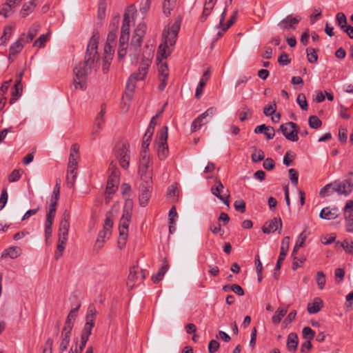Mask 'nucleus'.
Masks as SVG:
<instances>
[{
  "label": "nucleus",
  "instance_id": "f257e3e1",
  "mask_svg": "<svg viewBox=\"0 0 353 353\" xmlns=\"http://www.w3.org/2000/svg\"><path fill=\"white\" fill-rule=\"evenodd\" d=\"M98 38L96 34L90 38L83 62L79 63L74 70L73 84L75 89L85 90L87 88V77L99 68V54L97 52Z\"/></svg>",
  "mask_w": 353,
  "mask_h": 353
},
{
  "label": "nucleus",
  "instance_id": "f03ea898",
  "mask_svg": "<svg viewBox=\"0 0 353 353\" xmlns=\"http://www.w3.org/2000/svg\"><path fill=\"white\" fill-rule=\"evenodd\" d=\"M151 62V58L143 57L138 71L131 74L128 78L126 83L125 95L127 97H128L129 99H131L132 97L133 92L136 88L137 81H142L146 77Z\"/></svg>",
  "mask_w": 353,
  "mask_h": 353
},
{
  "label": "nucleus",
  "instance_id": "7ed1b4c3",
  "mask_svg": "<svg viewBox=\"0 0 353 353\" xmlns=\"http://www.w3.org/2000/svg\"><path fill=\"white\" fill-rule=\"evenodd\" d=\"M131 218L132 206L130 204L128 205V203H126L123 208L119 226V237L118 239V246L120 249H122L125 245L128 235L129 223L130 222Z\"/></svg>",
  "mask_w": 353,
  "mask_h": 353
},
{
  "label": "nucleus",
  "instance_id": "20e7f679",
  "mask_svg": "<svg viewBox=\"0 0 353 353\" xmlns=\"http://www.w3.org/2000/svg\"><path fill=\"white\" fill-rule=\"evenodd\" d=\"M98 312L93 304L88 306L85 316V324L81 335V348H84L92 333V330L95 324L96 316Z\"/></svg>",
  "mask_w": 353,
  "mask_h": 353
},
{
  "label": "nucleus",
  "instance_id": "39448f33",
  "mask_svg": "<svg viewBox=\"0 0 353 353\" xmlns=\"http://www.w3.org/2000/svg\"><path fill=\"white\" fill-rule=\"evenodd\" d=\"M139 174L141 181H152V162L147 151L140 153Z\"/></svg>",
  "mask_w": 353,
  "mask_h": 353
},
{
  "label": "nucleus",
  "instance_id": "423d86ee",
  "mask_svg": "<svg viewBox=\"0 0 353 353\" xmlns=\"http://www.w3.org/2000/svg\"><path fill=\"white\" fill-rule=\"evenodd\" d=\"M114 152L119 165L123 169L128 168L130 161V145L128 142L121 141L116 144Z\"/></svg>",
  "mask_w": 353,
  "mask_h": 353
},
{
  "label": "nucleus",
  "instance_id": "0eeeda50",
  "mask_svg": "<svg viewBox=\"0 0 353 353\" xmlns=\"http://www.w3.org/2000/svg\"><path fill=\"white\" fill-rule=\"evenodd\" d=\"M163 36L164 37V42L159 46L157 52L158 60L167 58L166 48L168 46L173 47L174 46L178 34L170 32L169 30H164Z\"/></svg>",
  "mask_w": 353,
  "mask_h": 353
},
{
  "label": "nucleus",
  "instance_id": "6e6552de",
  "mask_svg": "<svg viewBox=\"0 0 353 353\" xmlns=\"http://www.w3.org/2000/svg\"><path fill=\"white\" fill-rule=\"evenodd\" d=\"M307 228H305L297 237L296 243L294 246L292 252V257L293 259V263L292 268L293 270H297V268L299 267V265L297 263L296 260H299L301 264L303 263L305 261V258L304 256L299 258L296 256L297 252L303 246L304 243L307 237Z\"/></svg>",
  "mask_w": 353,
  "mask_h": 353
},
{
  "label": "nucleus",
  "instance_id": "1a4fd4ad",
  "mask_svg": "<svg viewBox=\"0 0 353 353\" xmlns=\"http://www.w3.org/2000/svg\"><path fill=\"white\" fill-rule=\"evenodd\" d=\"M57 204V203H56L50 202L48 210L46 215V221L44 223V233L46 244L48 243V240L50 239L52 236V224L54 222V219L56 215Z\"/></svg>",
  "mask_w": 353,
  "mask_h": 353
},
{
  "label": "nucleus",
  "instance_id": "9d476101",
  "mask_svg": "<svg viewBox=\"0 0 353 353\" xmlns=\"http://www.w3.org/2000/svg\"><path fill=\"white\" fill-rule=\"evenodd\" d=\"M279 130L286 139L293 142L299 140L298 133L299 131L296 123L291 121L285 123L281 125Z\"/></svg>",
  "mask_w": 353,
  "mask_h": 353
},
{
  "label": "nucleus",
  "instance_id": "9b49d317",
  "mask_svg": "<svg viewBox=\"0 0 353 353\" xmlns=\"http://www.w3.org/2000/svg\"><path fill=\"white\" fill-rule=\"evenodd\" d=\"M216 109L213 107L208 108L203 113L196 117L192 123L191 132H194L199 130L203 125L209 122L215 112Z\"/></svg>",
  "mask_w": 353,
  "mask_h": 353
},
{
  "label": "nucleus",
  "instance_id": "f8f14e48",
  "mask_svg": "<svg viewBox=\"0 0 353 353\" xmlns=\"http://www.w3.org/2000/svg\"><path fill=\"white\" fill-rule=\"evenodd\" d=\"M158 142V157L161 160H163L168 156L169 150L167 143L168 140V127L165 126L164 130H161L159 134Z\"/></svg>",
  "mask_w": 353,
  "mask_h": 353
},
{
  "label": "nucleus",
  "instance_id": "ddd939ff",
  "mask_svg": "<svg viewBox=\"0 0 353 353\" xmlns=\"http://www.w3.org/2000/svg\"><path fill=\"white\" fill-rule=\"evenodd\" d=\"M152 190V181H141L139 186V203L141 206H145L151 196Z\"/></svg>",
  "mask_w": 353,
  "mask_h": 353
},
{
  "label": "nucleus",
  "instance_id": "4468645a",
  "mask_svg": "<svg viewBox=\"0 0 353 353\" xmlns=\"http://www.w3.org/2000/svg\"><path fill=\"white\" fill-rule=\"evenodd\" d=\"M333 189L338 194H343L345 196L350 195L353 190V183L351 179H345L343 181H334Z\"/></svg>",
  "mask_w": 353,
  "mask_h": 353
},
{
  "label": "nucleus",
  "instance_id": "2eb2a0df",
  "mask_svg": "<svg viewBox=\"0 0 353 353\" xmlns=\"http://www.w3.org/2000/svg\"><path fill=\"white\" fill-rule=\"evenodd\" d=\"M70 214L68 210H65L63 213L59 227L58 236L68 239V232L70 228Z\"/></svg>",
  "mask_w": 353,
  "mask_h": 353
},
{
  "label": "nucleus",
  "instance_id": "dca6fc26",
  "mask_svg": "<svg viewBox=\"0 0 353 353\" xmlns=\"http://www.w3.org/2000/svg\"><path fill=\"white\" fill-rule=\"evenodd\" d=\"M215 183L216 185L211 188V193L229 207L230 194H228L226 196L221 195V193L223 191L224 185L218 178H215Z\"/></svg>",
  "mask_w": 353,
  "mask_h": 353
},
{
  "label": "nucleus",
  "instance_id": "f3484780",
  "mask_svg": "<svg viewBox=\"0 0 353 353\" xmlns=\"http://www.w3.org/2000/svg\"><path fill=\"white\" fill-rule=\"evenodd\" d=\"M300 17H293L292 14L288 15L278 23V27L282 30H295L296 26L300 22Z\"/></svg>",
  "mask_w": 353,
  "mask_h": 353
},
{
  "label": "nucleus",
  "instance_id": "a211bd4d",
  "mask_svg": "<svg viewBox=\"0 0 353 353\" xmlns=\"http://www.w3.org/2000/svg\"><path fill=\"white\" fill-rule=\"evenodd\" d=\"M282 225L283 224L281 218L275 217L271 221H266L262 228V230L265 234H270L279 229V232L281 233Z\"/></svg>",
  "mask_w": 353,
  "mask_h": 353
},
{
  "label": "nucleus",
  "instance_id": "6ab92c4d",
  "mask_svg": "<svg viewBox=\"0 0 353 353\" xmlns=\"http://www.w3.org/2000/svg\"><path fill=\"white\" fill-rule=\"evenodd\" d=\"M290 240L289 236H285L282 239L280 254L276 264L275 270H279L281 268V263L284 261L289 249Z\"/></svg>",
  "mask_w": 353,
  "mask_h": 353
},
{
  "label": "nucleus",
  "instance_id": "aec40b11",
  "mask_svg": "<svg viewBox=\"0 0 353 353\" xmlns=\"http://www.w3.org/2000/svg\"><path fill=\"white\" fill-rule=\"evenodd\" d=\"M338 211L336 208L325 207L321 210L319 217L325 220L335 219L339 216Z\"/></svg>",
  "mask_w": 353,
  "mask_h": 353
},
{
  "label": "nucleus",
  "instance_id": "412c9836",
  "mask_svg": "<svg viewBox=\"0 0 353 353\" xmlns=\"http://www.w3.org/2000/svg\"><path fill=\"white\" fill-rule=\"evenodd\" d=\"M71 332L69 331L61 330V341L59 344V353H63L68 349V346L70 341Z\"/></svg>",
  "mask_w": 353,
  "mask_h": 353
},
{
  "label": "nucleus",
  "instance_id": "4be33fe9",
  "mask_svg": "<svg viewBox=\"0 0 353 353\" xmlns=\"http://www.w3.org/2000/svg\"><path fill=\"white\" fill-rule=\"evenodd\" d=\"M323 302L319 297L314 299L312 303L307 304V310L310 314H316L323 307Z\"/></svg>",
  "mask_w": 353,
  "mask_h": 353
},
{
  "label": "nucleus",
  "instance_id": "5701e85b",
  "mask_svg": "<svg viewBox=\"0 0 353 353\" xmlns=\"http://www.w3.org/2000/svg\"><path fill=\"white\" fill-rule=\"evenodd\" d=\"M216 0H205L204 6L202 14L201 16V21L204 22L208 17L210 14L212 10H213Z\"/></svg>",
  "mask_w": 353,
  "mask_h": 353
},
{
  "label": "nucleus",
  "instance_id": "b1692460",
  "mask_svg": "<svg viewBox=\"0 0 353 353\" xmlns=\"http://www.w3.org/2000/svg\"><path fill=\"white\" fill-rule=\"evenodd\" d=\"M210 77V70H206L203 74L202 75L200 81L196 87V93H195V97L196 99H200L202 93H203V89L204 86L205 85L207 81H208Z\"/></svg>",
  "mask_w": 353,
  "mask_h": 353
},
{
  "label": "nucleus",
  "instance_id": "393cba45",
  "mask_svg": "<svg viewBox=\"0 0 353 353\" xmlns=\"http://www.w3.org/2000/svg\"><path fill=\"white\" fill-rule=\"evenodd\" d=\"M79 154V145L77 144H73L70 148V154L69 157L68 165L70 168L77 167V158Z\"/></svg>",
  "mask_w": 353,
  "mask_h": 353
},
{
  "label": "nucleus",
  "instance_id": "a878e982",
  "mask_svg": "<svg viewBox=\"0 0 353 353\" xmlns=\"http://www.w3.org/2000/svg\"><path fill=\"white\" fill-rule=\"evenodd\" d=\"M108 171L110 172L108 179H112L114 183H119L120 171L117 167V163L114 161L110 163Z\"/></svg>",
  "mask_w": 353,
  "mask_h": 353
},
{
  "label": "nucleus",
  "instance_id": "bb28decb",
  "mask_svg": "<svg viewBox=\"0 0 353 353\" xmlns=\"http://www.w3.org/2000/svg\"><path fill=\"white\" fill-rule=\"evenodd\" d=\"M36 6V0H30V1L25 3L20 11V14L23 18L26 17L34 11Z\"/></svg>",
  "mask_w": 353,
  "mask_h": 353
},
{
  "label": "nucleus",
  "instance_id": "cd10ccee",
  "mask_svg": "<svg viewBox=\"0 0 353 353\" xmlns=\"http://www.w3.org/2000/svg\"><path fill=\"white\" fill-rule=\"evenodd\" d=\"M139 272L138 265H134L130 270V273L128 277L127 286L128 288L132 289L134 286V283L136 282L139 276H137Z\"/></svg>",
  "mask_w": 353,
  "mask_h": 353
},
{
  "label": "nucleus",
  "instance_id": "c85d7f7f",
  "mask_svg": "<svg viewBox=\"0 0 353 353\" xmlns=\"http://www.w3.org/2000/svg\"><path fill=\"white\" fill-rule=\"evenodd\" d=\"M169 266L166 259H164L163 263L161 267L159 270L158 272L152 276V280L154 283H157L161 281L165 275V274L168 270Z\"/></svg>",
  "mask_w": 353,
  "mask_h": 353
},
{
  "label": "nucleus",
  "instance_id": "c756f323",
  "mask_svg": "<svg viewBox=\"0 0 353 353\" xmlns=\"http://www.w3.org/2000/svg\"><path fill=\"white\" fill-rule=\"evenodd\" d=\"M298 336L295 333H290L288 336L287 347L290 352H294L297 349Z\"/></svg>",
  "mask_w": 353,
  "mask_h": 353
},
{
  "label": "nucleus",
  "instance_id": "7c9ffc66",
  "mask_svg": "<svg viewBox=\"0 0 353 353\" xmlns=\"http://www.w3.org/2000/svg\"><path fill=\"white\" fill-rule=\"evenodd\" d=\"M67 241H68L67 238L58 236L57 250L54 254V258L56 259H59L63 255V253L65 248V245H66Z\"/></svg>",
  "mask_w": 353,
  "mask_h": 353
},
{
  "label": "nucleus",
  "instance_id": "2f4dec72",
  "mask_svg": "<svg viewBox=\"0 0 353 353\" xmlns=\"http://www.w3.org/2000/svg\"><path fill=\"white\" fill-rule=\"evenodd\" d=\"M21 254V249L19 247L13 246L10 247L8 249H6L2 255L1 257H10V259H16Z\"/></svg>",
  "mask_w": 353,
  "mask_h": 353
},
{
  "label": "nucleus",
  "instance_id": "473e14b6",
  "mask_svg": "<svg viewBox=\"0 0 353 353\" xmlns=\"http://www.w3.org/2000/svg\"><path fill=\"white\" fill-rule=\"evenodd\" d=\"M142 39L143 37L135 34L132 37L130 50L134 51L136 59H137V52L139 50L141 46Z\"/></svg>",
  "mask_w": 353,
  "mask_h": 353
},
{
  "label": "nucleus",
  "instance_id": "72a5a7b5",
  "mask_svg": "<svg viewBox=\"0 0 353 353\" xmlns=\"http://www.w3.org/2000/svg\"><path fill=\"white\" fill-rule=\"evenodd\" d=\"M287 312L288 308L279 307L272 318V323L275 325L279 324Z\"/></svg>",
  "mask_w": 353,
  "mask_h": 353
},
{
  "label": "nucleus",
  "instance_id": "f704fd0d",
  "mask_svg": "<svg viewBox=\"0 0 353 353\" xmlns=\"http://www.w3.org/2000/svg\"><path fill=\"white\" fill-rule=\"evenodd\" d=\"M119 185V183H114L112 179H108L107 182L106 187V200H109L111 199L112 195L114 194L116 190L117 189Z\"/></svg>",
  "mask_w": 353,
  "mask_h": 353
},
{
  "label": "nucleus",
  "instance_id": "c9c22d12",
  "mask_svg": "<svg viewBox=\"0 0 353 353\" xmlns=\"http://www.w3.org/2000/svg\"><path fill=\"white\" fill-rule=\"evenodd\" d=\"M23 48V43L18 39L10 47V54L8 59H10L11 57H15V56L19 53Z\"/></svg>",
  "mask_w": 353,
  "mask_h": 353
},
{
  "label": "nucleus",
  "instance_id": "e433bc0d",
  "mask_svg": "<svg viewBox=\"0 0 353 353\" xmlns=\"http://www.w3.org/2000/svg\"><path fill=\"white\" fill-rule=\"evenodd\" d=\"M176 0H164L163 3V11L166 17L170 16L171 11L175 6Z\"/></svg>",
  "mask_w": 353,
  "mask_h": 353
},
{
  "label": "nucleus",
  "instance_id": "4c0bfd02",
  "mask_svg": "<svg viewBox=\"0 0 353 353\" xmlns=\"http://www.w3.org/2000/svg\"><path fill=\"white\" fill-rule=\"evenodd\" d=\"M105 114V107L104 105H102L101 107V110L97 114L94 125L97 128H103L104 123V116Z\"/></svg>",
  "mask_w": 353,
  "mask_h": 353
},
{
  "label": "nucleus",
  "instance_id": "58836bf2",
  "mask_svg": "<svg viewBox=\"0 0 353 353\" xmlns=\"http://www.w3.org/2000/svg\"><path fill=\"white\" fill-rule=\"evenodd\" d=\"M12 28L11 26L5 27L3 35L0 37V45H5L12 35Z\"/></svg>",
  "mask_w": 353,
  "mask_h": 353
},
{
  "label": "nucleus",
  "instance_id": "ea45409f",
  "mask_svg": "<svg viewBox=\"0 0 353 353\" xmlns=\"http://www.w3.org/2000/svg\"><path fill=\"white\" fill-rule=\"evenodd\" d=\"M130 16L128 13H125L123 16V23L121 29V34H126L129 35V30H130Z\"/></svg>",
  "mask_w": 353,
  "mask_h": 353
},
{
  "label": "nucleus",
  "instance_id": "a19ab883",
  "mask_svg": "<svg viewBox=\"0 0 353 353\" xmlns=\"http://www.w3.org/2000/svg\"><path fill=\"white\" fill-rule=\"evenodd\" d=\"M334 183H331L329 184H327L325 186H324L323 188L321 189L319 194L321 197H325L327 196L334 192H336L335 190L333 189Z\"/></svg>",
  "mask_w": 353,
  "mask_h": 353
},
{
  "label": "nucleus",
  "instance_id": "79ce46f5",
  "mask_svg": "<svg viewBox=\"0 0 353 353\" xmlns=\"http://www.w3.org/2000/svg\"><path fill=\"white\" fill-rule=\"evenodd\" d=\"M158 70L159 77L161 78H168L169 72H168V67L166 63L160 62L158 64Z\"/></svg>",
  "mask_w": 353,
  "mask_h": 353
},
{
  "label": "nucleus",
  "instance_id": "37998d69",
  "mask_svg": "<svg viewBox=\"0 0 353 353\" xmlns=\"http://www.w3.org/2000/svg\"><path fill=\"white\" fill-rule=\"evenodd\" d=\"M106 2L105 0H100L98 8V18L103 20L105 18Z\"/></svg>",
  "mask_w": 353,
  "mask_h": 353
},
{
  "label": "nucleus",
  "instance_id": "c03bdc74",
  "mask_svg": "<svg viewBox=\"0 0 353 353\" xmlns=\"http://www.w3.org/2000/svg\"><path fill=\"white\" fill-rule=\"evenodd\" d=\"M60 193V179H57L56 181V185L54 188L52 194L50 198V202L51 203H57V201L59 199Z\"/></svg>",
  "mask_w": 353,
  "mask_h": 353
},
{
  "label": "nucleus",
  "instance_id": "a18cd8bd",
  "mask_svg": "<svg viewBox=\"0 0 353 353\" xmlns=\"http://www.w3.org/2000/svg\"><path fill=\"white\" fill-rule=\"evenodd\" d=\"M308 123L310 127L313 129H318L322 125L321 121L315 115L309 117Z\"/></svg>",
  "mask_w": 353,
  "mask_h": 353
},
{
  "label": "nucleus",
  "instance_id": "49530a36",
  "mask_svg": "<svg viewBox=\"0 0 353 353\" xmlns=\"http://www.w3.org/2000/svg\"><path fill=\"white\" fill-rule=\"evenodd\" d=\"M40 28L41 26L39 23H33L29 29L28 34V40L32 41L37 34L38 32L40 30Z\"/></svg>",
  "mask_w": 353,
  "mask_h": 353
},
{
  "label": "nucleus",
  "instance_id": "de8ad7c7",
  "mask_svg": "<svg viewBox=\"0 0 353 353\" xmlns=\"http://www.w3.org/2000/svg\"><path fill=\"white\" fill-rule=\"evenodd\" d=\"M336 20L338 26L340 27V28L342 30L343 28H345L346 26L347 25V18L344 13L343 12H339L337 13L336 16Z\"/></svg>",
  "mask_w": 353,
  "mask_h": 353
},
{
  "label": "nucleus",
  "instance_id": "09e8293b",
  "mask_svg": "<svg viewBox=\"0 0 353 353\" xmlns=\"http://www.w3.org/2000/svg\"><path fill=\"white\" fill-rule=\"evenodd\" d=\"M255 152L253 153L251 156L252 161L254 163H258L261 161L265 158V154L262 150H257L256 148L254 147Z\"/></svg>",
  "mask_w": 353,
  "mask_h": 353
},
{
  "label": "nucleus",
  "instance_id": "8fccbe9b",
  "mask_svg": "<svg viewBox=\"0 0 353 353\" xmlns=\"http://www.w3.org/2000/svg\"><path fill=\"white\" fill-rule=\"evenodd\" d=\"M341 244V247L345 250V251L350 254H353V241H349L347 239L344 240L343 242L340 243L337 242V244Z\"/></svg>",
  "mask_w": 353,
  "mask_h": 353
},
{
  "label": "nucleus",
  "instance_id": "3c124183",
  "mask_svg": "<svg viewBox=\"0 0 353 353\" xmlns=\"http://www.w3.org/2000/svg\"><path fill=\"white\" fill-rule=\"evenodd\" d=\"M296 102L303 110H307L308 105L304 94L301 93L298 95Z\"/></svg>",
  "mask_w": 353,
  "mask_h": 353
},
{
  "label": "nucleus",
  "instance_id": "603ef678",
  "mask_svg": "<svg viewBox=\"0 0 353 353\" xmlns=\"http://www.w3.org/2000/svg\"><path fill=\"white\" fill-rule=\"evenodd\" d=\"M307 51V61L310 63H316L318 61V55L316 54V52L314 49L309 48L306 50Z\"/></svg>",
  "mask_w": 353,
  "mask_h": 353
},
{
  "label": "nucleus",
  "instance_id": "864d4df0",
  "mask_svg": "<svg viewBox=\"0 0 353 353\" xmlns=\"http://www.w3.org/2000/svg\"><path fill=\"white\" fill-rule=\"evenodd\" d=\"M316 281L320 290H323L325 284V275L323 272H318L316 276Z\"/></svg>",
  "mask_w": 353,
  "mask_h": 353
},
{
  "label": "nucleus",
  "instance_id": "5fc2aeb1",
  "mask_svg": "<svg viewBox=\"0 0 353 353\" xmlns=\"http://www.w3.org/2000/svg\"><path fill=\"white\" fill-rule=\"evenodd\" d=\"M48 39V34H41L37 40L34 41L33 46L43 48Z\"/></svg>",
  "mask_w": 353,
  "mask_h": 353
},
{
  "label": "nucleus",
  "instance_id": "6e6d98bb",
  "mask_svg": "<svg viewBox=\"0 0 353 353\" xmlns=\"http://www.w3.org/2000/svg\"><path fill=\"white\" fill-rule=\"evenodd\" d=\"M303 336L307 341H311L314 339L315 333L310 327H305L302 331Z\"/></svg>",
  "mask_w": 353,
  "mask_h": 353
},
{
  "label": "nucleus",
  "instance_id": "4d7b16f0",
  "mask_svg": "<svg viewBox=\"0 0 353 353\" xmlns=\"http://www.w3.org/2000/svg\"><path fill=\"white\" fill-rule=\"evenodd\" d=\"M234 207L236 211L244 213L245 212V203L243 200H236L234 203Z\"/></svg>",
  "mask_w": 353,
  "mask_h": 353
},
{
  "label": "nucleus",
  "instance_id": "13d9d810",
  "mask_svg": "<svg viewBox=\"0 0 353 353\" xmlns=\"http://www.w3.org/2000/svg\"><path fill=\"white\" fill-rule=\"evenodd\" d=\"M112 59V57H110V55L103 57L102 65V70L103 73H107L108 72Z\"/></svg>",
  "mask_w": 353,
  "mask_h": 353
},
{
  "label": "nucleus",
  "instance_id": "bf43d9fd",
  "mask_svg": "<svg viewBox=\"0 0 353 353\" xmlns=\"http://www.w3.org/2000/svg\"><path fill=\"white\" fill-rule=\"evenodd\" d=\"M289 176H290V179L291 180L292 183L296 186L298 183V179H299L298 172L296 170H294V168H291L289 170Z\"/></svg>",
  "mask_w": 353,
  "mask_h": 353
},
{
  "label": "nucleus",
  "instance_id": "052dcab7",
  "mask_svg": "<svg viewBox=\"0 0 353 353\" xmlns=\"http://www.w3.org/2000/svg\"><path fill=\"white\" fill-rule=\"evenodd\" d=\"M22 90V88L13 87L12 92V97L10 99V103L11 104L14 103L17 98L21 96Z\"/></svg>",
  "mask_w": 353,
  "mask_h": 353
},
{
  "label": "nucleus",
  "instance_id": "680f3d73",
  "mask_svg": "<svg viewBox=\"0 0 353 353\" xmlns=\"http://www.w3.org/2000/svg\"><path fill=\"white\" fill-rule=\"evenodd\" d=\"M346 230L349 232H353V214L345 215Z\"/></svg>",
  "mask_w": 353,
  "mask_h": 353
},
{
  "label": "nucleus",
  "instance_id": "e2e57ef3",
  "mask_svg": "<svg viewBox=\"0 0 353 353\" xmlns=\"http://www.w3.org/2000/svg\"><path fill=\"white\" fill-rule=\"evenodd\" d=\"M146 31V25L144 23H140L135 31L134 34L143 37Z\"/></svg>",
  "mask_w": 353,
  "mask_h": 353
},
{
  "label": "nucleus",
  "instance_id": "0e129e2a",
  "mask_svg": "<svg viewBox=\"0 0 353 353\" xmlns=\"http://www.w3.org/2000/svg\"><path fill=\"white\" fill-rule=\"evenodd\" d=\"M21 178L19 170H14L8 176V181L10 183L16 182Z\"/></svg>",
  "mask_w": 353,
  "mask_h": 353
},
{
  "label": "nucleus",
  "instance_id": "69168bd1",
  "mask_svg": "<svg viewBox=\"0 0 353 353\" xmlns=\"http://www.w3.org/2000/svg\"><path fill=\"white\" fill-rule=\"evenodd\" d=\"M219 343L216 340H211L208 345V350L210 353L216 352L219 348Z\"/></svg>",
  "mask_w": 353,
  "mask_h": 353
},
{
  "label": "nucleus",
  "instance_id": "338daca9",
  "mask_svg": "<svg viewBox=\"0 0 353 353\" xmlns=\"http://www.w3.org/2000/svg\"><path fill=\"white\" fill-rule=\"evenodd\" d=\"M263 166L267 170H272V169H274L275 163L272 159L267 158L264 160Z\"/></svg>",
  "mask_w": 353,
  "mask_h": 353
},
{
  "label": "nucleus",
  "instance_id": "774afa93",
  "mask_svg": "<svg viewBox=\"0 0 353 353\" xmlns=\"http://www.w3.org/2000/svg\"><path fill=\"white\" fill-rule=\"evenodd\" d=\"M349 214H353V200L347 201L344 208V216Z\"/></svg>",
  "mask_w": 353,
  "mask_h": 353
}]
</instances>
